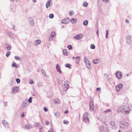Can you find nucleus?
I'll list each match as a JSON object with an SVG mask.
<instances>
[{
	"label": "nucleus",
	"instance_id": "nucleus-7",
	"mask_svg": "<svg viewBox=\"0 0 132 132\" xmlns=\"http://www.w3.org/2000/svg\"><path fill=\"white\" fill-rule=\"evenodd\" d=\"M29 105L28 102L26 100L24 101L22 103V106L23 108L27 107Z\"/></svg>",
	"mask_w": 132,
	"mask_h": 132
},
{
	"label": "nucleus",
	"instance_id": "nucleus-28",
	"mask_svg": "<svg viewBox=\"0 0 132 132\" xmlns=\"http://www.w3.org/2000/svg\"><path fill=\"white\" fill-rule=\"evenodd\" d=\"M56 33L54 31H53L52 32L51 34V36L52 37H54V36L55 35Z\"/></svg>",
	"mask_w": 132,
	"mask_h": 132
},
{
	"label": "nucleus",
	"instance_id": "nucleus-50",
	"mask_svg": "<svg viewBox=\"0 0 132 132\" xmlns=\"http://www.w3.org/2000/svg\"><path fill=\"white\" fill-rule=\"evenodd\" d=\"M16 65V63L15 62H13V64L12 65V67L13 68H14V67H15Z\"/></svg>",
	"mask_w": 132,
	"mask_h": 132
},
{
	"label": "nucleus",
	"instance_id": "nucleus-54",
	"mask_svg": "<svg viewBox=\"0 0 132 132\" xmlns=\"http://www.w3.org/2000/svg\"><path fill=\"white\" fill-rule=\"evenodd\" d=\"M44 110L45 112H47L48 111L46 107H45L44 108Z\"/></svg>",
	"mask_w": 132,
	"mask_h": 132
},
{
	"label": "nucleus",
	"instance_id": "nucleus-34",
	"mask_svg": "<svg viewBox=\"0 0 132 132\" xmlns=\"http://www.w3.org/2000/svg\"><path fill=\"white\" fill-rule=\"evenodd\" d=\"M11 54V52L9 51H7L6 53V56L7 57H8L9 55H10Z\"/></svg>",
	"mask_w": 132,
	"mask_h": 132
},
{
	"label": "nucleus",
	"instance_id": "nucleus-19",
	"mask_svg": "<svg viewBox=\"0 0 132 132\" xmlns=\"http://www.w3.org/2000/svg\"><path fill=\"white\" fill-rule=\"evenodd\" d=\"M25 128L27 129H29L32 128V125H26L25 127Z\"/></svg>",
	"mask_w": 132,
	"mask_h": 132
},
{
	"label": "nucleus",
	"instance_id": "nucleus-24",
	"mask_svg": "<svg viewBox=\"0 0 132 132\" xmlns=\"http://www.w3.org/2000/svg\"><path fill=\"white\" fill-rule=\"evenodd\" d=\"M88 23V21L87 20H86L83 22V24L85 26L87 25Z\"/></svg>",
	"mask_w": 132,
	"mask_h": 132
},
{
	"label": "nucleus",
	"instance_id": "nucleus-25",
	"mask_svg": "<svg viewBox=\"0 0 132 132\" xmlns=\"http://www.w3.org/2000/svg\"><path fill=\"white\" fill-rule=\"evenodd\" d=\"M6 32L8 34V35L10 37H11L12 35L11 33H10V32L7 30L6 31Z\"/></svg>",
	"mask_w": 132,
	"mask_h": 132
},
{
	"label": "nucleus",
	"instance_id": "nucleus-51",
	"mask_svg": "<svg viewBox=\"0 0 132 132\" xmlns=\"http://www.w3.org/2000/svg\"><path fill=\"white\" fill-rule=\"evenodd\" d=\"M40 126V123H36V126L39 127Z\"/></svg>",
	"mask_w": 132,
	"mask_h": 132
},
{
	"label": "nucleus",
	"instance_id": "nucleus-8",
	"mask_svg": "<svg viewBox=\"0 0 132 132\" xmlns=\"http://www.w3.org/2000/svg\"><path fill=\"white\" fill-rule=\"evenodd\" d=\"M116 77L119 79H121L122 77V73L121 72L118 71L116 73Z\"/></svg>",
	"mask_w": 132,
	"mask_h": 132
},
{
	"label": "nucleus",
	"instance_id": "nucleus-22",
	"mask_svg": "<svg viewBox=\"0 0 132 132\" xmlns=\"http://www.w3.org/2000/svg\"><path fill=\"white\" fill-rule=\"evenodd\" d=\"M84 62L85 64L87 63H88L89 61L88 59L86 57H85L84 58Z\"/></svg>",
	"mask_w": 132,
	"mask_h": 132
},
{
	"label": "nucleus",
	"instance_id": "nucleus-37",
	"mask_svg": "<svg viewBox=\"0 0 132 132\" xmlns=\"http://www.w3.org/2000/svg\"><path fill=\"white\" fill-rule=\"evenodd\" d=\"M90 110L91 111H93V110H94V105H91V106H90Z\"/></svg>",
	"mask_w": 132,
	"mask_h": 132
},
{
	"label": "nucleus",
	"instance_id": "nucleus-18",
	"mask_svg": "<svg viewBox=\"0 0 132 132\" xmlns=\"http://www.w3.org/2000/svg\"><path fill=\"white\" fill-rule=\"evenodd\" d=\"M85 64L87 67L88 69H91L92 66L90 64V62L89 61L88 63H87Z\"/></svg>",
	"mask_w": 132,
	"mask_h": 132
},
{
	"label": "nucleus",
	"instance_id": "nucleus-60",
	"mask_svg": "<svg viewBox=\"0 0 132 132\" xmlns=\"http://www.w3.org/2000/svg\"><path fill=\"white\" fill-rule=\"evenodd\" d=\"M69 112V111L68 110H66V111H65V112H64V113H65V114H67Z\"/></svg>",
	"mask_w": 132,
	"mask_h": 132
},
{
	"label": "nucleus",
	"instance_id": "nucleus-35",
	"mask_svg": "<svg viewBox=\"0 0 132 132\" xmlns=\"http://www.w3.org/2000/svg\"><path fill=\"white\" fill-rule=\"evenodd\" d=\"M55 102L57 104H59L60 102V100L58 99H56L55 100Z\"/></svg>",
	"mask_w": 132,
	"mask_h": 132
},
{
	"label": "nucleus",
	"instance_id": "nucleus-21",
	"mask_svg": "<svg viewBox=\"0 0 132 132\" xmlns=\"http://www.w3.org/2000/svg\"><path fill=\"white\" fill-rule=\"evenodd\" d=\"M55 116L57 118H59L60 117V114L59 112H57L54 113Z\"/></svg>",
	"mask_w": 132,
	"mask_h": 132
},
{
	"label": "nucleus",
	"instance_id": "nucleus-1",
	"mask_svg": "<svg viewBox=\"0 0 132 132\" xmlns=\"http://www.w3.org/2000/svg\"><path fill=\"white\" fill-rule=\"evenodd\" d=\"M130 109L128 106L121 105L118 107L117 110L118 113L122 112L123 114L126 115L129 113Z\"/></svg>",
	"mask_w": 132,
	"mask_h": 132
},
{
	"label": "nucleus",
	"instance_id": "nucleus-11",
	"mask_svg": "<svg viewBox=\"0 0 132 132\" xmlns=\"http://www.w3.org/2000/svg\"><path fill=\"white\" fill-rule=\"evenodd\" d=\"M83 37V35L82 34H79L75 36L74 37V38L77 40H79L81 39Z\"/></svg>",
	"mask_w": 132,
	"mask_h": 132
},
{
	"label": "nucleus",
	"instance_id": "nucleus-10",
	"mask_svg": "<svg viewBox=\"0 0 132 132\" xmlns=\"http://www.w3.org/2000/svg\"><path fill=\"white\" fill-rule=\"evenodd\" d=\"M29 24L31 26H33L34 24V21L32 18L31 17H29Z\"/></svg>",
	"mask_w": 132,
	"mask_h": 132
},
{
	"label": "nucleus",
	"instance_id": "nucleus-47",
	"mask_svg": "<svg viewBox=\"0 0 132 132\" xmlns=\"http://www.w3.org/2000/svg\"><path fill=\"white\" fill-rule=\"evenodd\" d=\"M48 132H54V129L52 128L50 129L48 131Z\"/></svg>",
	"mask_w": 132,
	"mask_h": 132
},
{
	"label": "nucleus",
	"instance_id": "nucleus-41",
	"mask_svg": "<svg viewBox=\"0 0 132 132\" xmlns=\"http://www.w3.org/2000/svg\"><path fill=\"white\" fill-rule=\"evenodd\" d=\"M67 47L69 50H70L72 49V47L71 45H69Z\"/></svg>",
	"mask_w": 132,
	"mask_h": 132
},
{
	"label": "nucleus",
	"instance_id": "nucleus-31",
	"mask_svg": "<svg viewBox=\"0 0 132 132\" xmlns=\"http://www.w3.org/2000/svg\"><path fill=\"white\" fill-rule=\"evenodd\" d=\"M32 97H30L29 98L28 100V102L30 103H31L32 102Z\"/></svg>",
	"mask_w": 132,
	"mask_h": 132
},
{
	"label": "nucleus",
	"instance_id": "nucleus-46",
	"mask_svg": "<svg viewBox=\"0 0 132 132\" xmlns=\"http://www.w3.org/2000/svg\"><path fill=\"white\" fill-rule=\"evenodd\" d=\"M53 37H52L50 36V37H49V40L50 41H52L53 40Z\"/></svg>",
	"mask_w": 132,
	"mask_h": 132
},
{
	"label": "nucleus",
	"instance_id": "nucleus-39",
	"mask_svg": "<svg viewBox=\"0 0 132 132\" xmlns=\"http://www.w3.org/2000/svg\"><path fill=\"white\" fill-rule=\"evenodd\" d=\"M14 58L17 60H19L20 59V57L17 56H14Z\"/></svg>",
	"mask_w": 132,
	"mask_h": 132
},
{
	"label": "nucleus",
	"instance_id": "nucleus-3",
	"mask_svg": "<svg viewBox=\"0 0 132 132\" xmlns=\"http://www.w3.org/2000/svg\"><path fill=\"white\" fill-rule=\"evenodd\" d=\"M128 127L127 124L123 122H121L120 124V127L121 129L123 130L126 129Z\"/></svg>",
	"mask_w": 132,
	"mask_h": 132
},
{
	"label": "nucleus",
	"instance_id": "nucleus-30",
	"mask_svg": "<svg viewBox=\"0 0 132 132\" xmlns=\"http://www.w3.org/2000/svg\"><path fill=\"white\" fill-rule=\"evenodd\" d=\"M110 124L112 126L114 127L115 125V124L114 122L113 121H111L110 122Z\"/></svg>",
	"mask_w": 132,
	"mask_h": 132
},
{
	"label": "nucleus",
	"instance_id": "nucleus-40",
	"mask_svg": "<svg viewBox=\"0 0 132 132\" xmlns=\"http://www.w3.org/2000/svg\"><path fill=\"white\" fill-rule=\"evenodd\" d=\"M54 15L53 14H50L49 17L50 18L52 19L53 18Z\"/></svg>",
	"mask_w": 132,
	"mask_h": 132
},
{
	"label": "nucleus",
	"instance_id": "nucleus-64",
	"mask_svg": "<svg viewBox=\"0 0 132 132\" xmlns=\"http://www.w3.org/2000/svg\"><path fill=\"white\" fill-rule=\"evenodd\" d=\"M15 67L16 68H18L19 67V65H16Z\"/></svg>",
	"mask_w": 132,
	"mask_h": 132
},
{
	"label": "nucleus",
	"instance_id": "nucleus-42",
	"mask_svg": "<svg viewBox=\"0 0 132 132\" xmlns=\"http://www.w3.org/2000/svg\"><path fill=\"white\" fill-rule=\"evenodd\" d=\"M11 45L10 46H8L6 47V48L7 50H11Z\"/></svg>",
	"mask_w": 132,
	"mask_h": 132
},
{
	"label": "nucleus",
	"instance_id": "nucleus-20",
	"mask_svg": "<svg viewBox=\"0 0 132 132\" xmlns=\"http://www.w3.org/2000/svg\"><path fill=\"white\" fill-rule=\"evenodd\" d=\"M70 22L71 21L72 23H76L77 21V19H76L73 18H72L71 20H70Z\"/></svg>",
	"mask_w": 132,
	"mask_h": 132
},
{
	"label": "nucleus",
	"instance_id": "nucleus-23",
	"mask_svg": "<svg viewBox=\"0 0 132 132\" xmlns=\"http://www.w3.org/2000/svg\"><path fill=\"white\" fill-rule=\"evenodd\" d=\"M50 1H47L46 4V8H47L50 6Z\"/></svg>",
	"mask_w": 132,
	"mask_h": 132
},
{
	"label": "nucleus",
	"instance_id": "nucleus-15",
	"mask_svg": "<svg viewBox=\"0 0 132 132\" xmlns=\"http://www.w3.org/2000/svg\"><path fill=\"white\" fill-rule=\"evenodd\" d=\"M69 82L68 81H66L64 82V85L65 87L67 88H68L69 87Z\"/></svg>",
	"mask_w": 132,
	"mask_h": 132
},
{
	"label": "nucleus",
	"instance_id": "nucleus-57",
	"mask_svg": "<svg viewBox=\"0 0 132 132\" xmlns=\"http://www.w3.org/2000/svg\"><path fill=\"white\" fill-rule=\"evenodd\" d=\"M3 103H4V105L5 107L7 105V102H3Z\"/></svg>",
	"mask_w": 132,
	"mask_h": 132
},
{
	"label": "nucleus",
	"instance_id": "nucleus-26",
	"mask_svg": "<svg viewBox=\"0 0 132 132\" xmlns=\"http://www.w3.org/2000/svg\"><path fill=\"white\" fill-rule=\"evenodd\" d=\"M88 3L86 2H84L82 4V5L84 7H87L88 6Z\"/></svg>",
	"mask_w": 132,
	"mask_h": 132
},
{
	"label": "nucleus",
	"instance_id": "nucleus-44",
	"mask_svg": "<svg viewBox=\"0 0 132 132\" xmlns=\"http://www.w3.org/2000/svg\"><path fill=\"white\" fill-rule=\"evenodd\" d=\"M16 81L18 84L20 82V80L19 78H17L16 79Z\"/></svg>",
	"mask_w": 132,
	"mask_h": 132
},
{
	"label": "nucleus",
	"instance_id": "nucleus-9",
	"mask_svg": "<svg viewBox=\"0 0 132 132\" xmlns=\"http://www.w3.org/2000/svg\"><path fill=\"white\" fill-rule=\"evenodd\" d=\"M122 85L121 84H119L116 87V89L117 92H119L120 90L122 89Z\"/></svg>",
	"mask_w": 132,
	"mask_h": 132
},
{
	"label": "nucleus",
	"instance_id": "nucleus-49",
	"mask_svg": "<svg viewBox=\"0 0 132 132\" xmlns=\"http://www.w3.org/2000/svg\"><path fill=\"white\" fill-rule=\"evenodd\" d=\"M41 72H42V73L43 74V75L44 76H45V74H46V73H45V71L44 70H42Z\"/></svg>",
	"mask_w": 132,
	"mask_h": 132
},
{
	"label": "nucleus",
	"instance_id": "nucleus-33",
	"mask_svg": "<svg viewBox=\"0 0 132 132\" xmlns=\"http://www.w3.org/2000/svg\"><path fill=\"white\" fill-rule=\"evenodd\" d=\"M95 45L93 44H92L90 46V48L93 49H94L95 48Z\"/></svg>",
	"mask_w": 132,
	"mask_h": 132
},
{
	"label": "nucleus",
	"instance_id": "nucleus-48",
	"mask_svg": "<svg viewBox=\"0 0 132 132\" xmlns=\"http://www.w3.org/2000/svg\"><path fill=\"white\" fill-rule=\"evenodd\" d=\"M89 105H90V106H91V105H93V104H94V103H93V101H91L90 102V103H89Z\"/></svg>",
	"mask_w": 132,
	"mask_h": 132
},
{
	"label": "nucleus",
	"instance_id": "nucleus-27",
	"mask_svg": "<svg viewBox=\"0 0 132 132\" xmlns=\"http://www.w3.org/2000/svg\"><path fill=\"white\" fill-rule=\"evenodd\" d=\"M63 54L67 56V52L66 50L65 49H64L63 50Z\"/></svg>",
	"mask_w": 132,
	"mask_h": 132
},
{
	"label": "nucleus",
	"instance_id": "nucleus-29",
	"mask_svg": "<svg viewBox=\"0 0 132 132\" xmlns=\"http://www.w3.org/2000/svg\"><path fill=\"white\" fill-rule=\"evenodd\" d=\"M43 83L41 82H39L37 84V85L39 87H41L43 86Z\"/></svg>",
	"mask_w": 132,
	"mask_h": 132
},
{
	"label": "nucleus",
	"instance_id": "nucleus-63",
	"mask_svg": "<svg viewBox=\"0 0 132 132\" xmlns=\"http://www.w3.org/2000/svg\"><path fill=\"white\" fill-rule=\"evenodd\" d=\"M24 116V113H23L21 117L22 118H23Z\"/></svg>",
	"mask_w": 132,
	"mask_h": 132
},
{
	"label": "nucleus",
	"instance_id": "nucleus-13",
	"mask_svg": "<svg viewBox=\"0 0 132 132\" xmlns=\"http://www.w3.org/2000/svg\"><path fill=\"white\" fill-rule=\"evenodd\" d=\"M72 59L75 60L76 63L77 64L79 63L80 59V57L79 56H78L77 57H72Z\"/></svg>",
	"mask_w": 132,
	"mask_h": 132
},
{
	"label": "nucleus",
	"instance_id": "nucleus-61",
	"mask_svg": "<svg viewBox=\"0 0 132 132\" xmlns=\"http://www.w3.org/2000/svg\"><path fill=\"white\" fill-rule=\"evenodd\" d=\"M96 34L98 37V29H97L96 31Z\"/></svg>",
	"mask_w": 132,
	"mask_h": 132
},
{
	"label": "nucleus",
	"instance_id": "nucleus-38",
	"mask_svg": "<svg viewBox=\"0 0 132 132\" xmlns=\"http://www.w3.org/2000/svg\"><path fill=\"white\" fill-rule=\"evenodd\" d=\"M63 123L65 124L68 125L69 123V122L67 120H64L63 121Z\"/></svg>",
	"mask_w": 132,
	"mask_h": 132
},
{
	"label": "nucleus",
	"instance_id": "nucleus-2",
	"mask_svg": "<svg viewBox=\"0 0 132 132\" xmlns=\"http://www.w3.org/2000/svg\"><path fill=\"white\" fill-rule=\"evenodd\" d=\"M89 114L87 113H85L83 116V119L84 121L86 123H89Z\"/></svg>",
	"mask_w": 132,
	"mask_h": 132
},
{
	"label": "nucleus",
	"instance_id": "nucleus-59",
	"mask_svg": "<svg viewBox=\"0 0 132 132\" xmlns=\"http://www.w3.org/2000/svg\"><path fill=\"white\" fill-rule=\"evenodd\" d=\"M103 2H106L107 3L108 2V0H102Z\"/></svg>",
	"mask_w": 132,
	"mask_h": 132
},
{
	"label": "nucleus",
	"instance_id": "nucleus-62",
	"mask_svg": "<svg viewBox=\"0 0 132 132\" xmlns=\"http://www.w3.org/2000/svg\"><path fill=\"white\" fill-rule=\"evenodd\" d=\"M104 76L105 77H107L108 76V75L106 73H105L104 74Z\"/></svg>",
	"mask_w": 132,
	"mask_h": 132
},
{
	"label": "nucleus",
	"instance_id": "nucleus-56",
	"mask_svg": "<svg viewBox=\"0 0 132 132\" xmlns=\"http://www.w3.org/2000/svg\"><path fill=\"white\" fill-rule=\"evenodd\" d=\"M39 128V130H41L42 129L43 127L42 126H40L39 127H38Z\"/></svg>",
	"mask_w": 132,
	"mask_h": 132
},
{
	"label": "nucleus",
	"instance_id": "nucleus-12",
	"mask_svg": "<svg viewBox=\"0 0 132 132\" xmlns=\"http://www.w3.org/2000/svg\"><path fill=\"white\" fill-rule=\"evenodd\" d=\"M2 123L6 128H7L9 127V125L8 123L5 120H3Z\"/></svg>",
	"mask_w": 132,
	"mask_h": 132
},
{
	"label": "nucleus",
	"instance_id": "nucleus-32",
	"mask_svg": "<svg viewBox=\"0 0 132 132\" xmlns=\"http://www.w3.org/2000/svg\"><path fill=\"white\" fill-rule=\"evenodd\" d=\"M108 34H109L108 30H106V33L105 34V35H106L105 37L106 39H107L108 38Z\"/></svg>",
	"mask_w": 132,
	"mask_h": 132
},
{
	"label": "nucleus",
	"instance_id": "nucleus-58",
	"mask_svg": "<svg viewBox=\"0 0 132 132\" xmlns=\"http://www.w3.org/2000/svg\"><path fill=\"white\" fill-rule=\"evenodd\" d=\"M45 123L46 125H47L49 123V122H48V121H46L45 122Z\"/></svg>",
	"mask_w": 132,
	"mask_h": 132
},
{
	"label": "nucleus",
	"instance_id": "nucleus-4",
	"mask_svg": "<svg viewBox=\"0 0 132 132\" xmlns=\"http://www.w3.org/2000/svg\"><path fill=\"white\" fill-rule=\"evenodd\" d=\"M70 22V19L69 18H66L64 19L61 21V23L64 24H67L69 23Z\"/></svg>",
	"mask_w": 132,
	"mask_h": 132
},
{
	"label": "nucleus",
	"instance_id": "nucleus-17",
	"mask_svg": "<svg viewBox=\"0 0 132 132\" xmlns=\"http://www.w3.org/2000/svg\"><path fill=\"white\" fill-rule=\"evenodd\" d=\"M100 60L98 59H96L93 60V62L95 64H96L100 62Z\"/></svg>",
	"mask_w": 132,
	"mask_h": 132
},
{
	"label": "nucleus",
	"instance_id": "nucleus-45",
	"mask_svg": "<svg viewBox=\"0 0 132 132\" xmlns=\"http://www.w3.org/2000/svg\"><path fill=\"white\" fill-rule=\"evenodd\" d=\"M104 127L103 126H101L100 127V130L101 131H102L103 130Z\"/></svg>",
	"mask_w": 132,
	"mask_h": 132
},
{
	"label": "nucleus",
	"instance_id": "nucleus-16",
	"mask_svg": "<svg viewBox=\"0 0 132 132\" xmlns=\"http://www.w3.org/2000/svg\"><path fill=\"white\" fill-rule=\"evenodd\" d=\"M41 40L39 39H38L37 40H36L35 42L34 43V44L36 45L37 46L41 43Z\"/></svg>",
	"mask_w": 132,
	"mask_h": 132
},
{
	"label": "nucleus",
	"instance_id": "nucleus-6",
	"mask_svg": "<svg viewBox=\"0 0 132 132\" xmlns=\"http://www.w3.org/2000/svg\"><path fill=\"white\" fill-rule=\"evenodd\" d=\"M126 41L127 43L128 44H130L131 42V36L130 35H127L126 36Z\"/></svg>",
	"mask_w": 132,
	"mask_h": 132
},
{
	"label": "nucleus",
	"instance_id": "nucleus-55",
	"mask_svg": "<svg viewBox=\"0 0 132 132\" xmlns=\"http://www.w3.org/2000/svg\"><path fill=\"white\" fill-rule=\"evenodd\" d=\"M69 14L70 15H73V12L71 11L69 13Z\"/></svg>",
	"mask_w": 132,
	"mask_h": 132
},
{
	"label": "nucleus",
	"instance_id": "nucleus-52",
	"mask_svg": "<svg viewBox=\"0 0 132 132\" xmlns=\"http://www.w3.org/2000/svg\"><path fill=\"white\" fill-rule=\"evenodd\" d=\"M29 83L30 84H33L34 83V82L33 80L32 79H31L30 80V81L29 82Z\"/></svg>",
	"mask_w": 132,
	"mask_h": 132
},
{
	"label": "nucleus",
	"instance_id": "nucleus-14",
	"mask_svg": "<svg viewBox=\"0 0 132 132\" xmlns=\"http://www.w3.org/2000/svg\"><path fill=\"white\" fill-rule=\"evenodd\" d=\"M56 68L57 71L59 72L60 73H61L62 72L61 70L60 66L58 64H56Z\"/></svg>",
	"mask_w": 132,
	"mask_h": 132
},
{
	"label": "nucleus",
	"instance_id": "nucleus-36",
	"mask_svg": "<svg viewBox=\"0 0 132 132\" xmlns=\"http://www.w3.org/2000/svg\"><path fill=\"white\" fill-rule=\"evenodd\" d=\"M111 110L110 109H107L106 110L104 111V114H105L107 113H108L109 112H110Z\"/></svg>",
	"mask_w": 132,
	"mask_h": 132
},
{
	"label": "nucleus",
	"instance_id": "nucleus-43",
	"mask_svg": "<svg viewBox=\"0 0 132 132\" xmlns=\"http://www.w3.org/2000/svg\"><path fill=\"white\" fill-rule=\"evenodd\" d=\"M71 66V65L70 64L67 63L65 65V66L67 68H69Z\"/></svg>",
	"mask_w": 132,
	"mask_h": 132
},
{
	"label": "nucleus",
	"instance_id": "nucleus-53",
	"mask_svg": "<svg viewBox=\"0 0 132 132\" xmlns=\"http://www.w3.org/2000/svg\"><path fill=\"white\" fill-rule=\"evenodd\" d=\"M101 88L100 87L97 88L96 89V90L97 92H99L101 90Z\"/></svg>",
	"mask_w": 132,
	"mask_h": 132
},
{
	"label": "nucleus",
	"instance_id": "nucleus-5",
	"mask_svg": "<svg viewBox=\"0 0 132 132\" xmlns=\"http://www.w3.org/2000/svg\"><path fill=\"white\" fill-rule=\"evenodd\" d=\"M19 89L18 87H13L11 91L12 93H15L18 92Z\"/></svg>",
	"mask_w": 132,
	"mask_h": 132
}]
</instances>
